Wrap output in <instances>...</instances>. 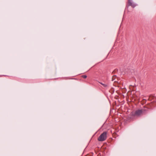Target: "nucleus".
I'll return each instance as SVG.
<instances>
[{
    "label": "nucleus",
    "instance_id": "2",
    "mask_svg": "<svg viewBox=\"0 0 156 156\" xmlns=\"http://www.w3.org/2000/svg\"><path fill=\"white\" fill-rule=\"evenodd\" d=\"M107 132L105 131L101 133L98 137V140L99 141H102L105 140L107 139Z\"/></svg>",
    "mask_w": 156,
    "mask_h": 156
},
{
    "label": "nucleus",
    "instance_id": "6",
    "mask_svg": "<svg viewBox=\"0 0 156 156\" xmlns=\"http://www.w3.org/2000/svg\"><path fill=\"white\" fill-rule=\"evenodd\" d=\"M87 76L86 75H83L81 76V77L84 79H86L87 78Z\"/></svg>",
    "mask_w": 156,
    "mask_h": 156
},
{
    "label": "nucleus",
    "instance_id": "5",
    "mask_svg": "<svg viewBox=\"0 0 156 156\" xmlns=\"http://www.w3.org/2000/svg\"><path fill=\"white\" fill-rule=\"evenodd\" d=\"M144 110L143 113L144 114H145L146 112H147L148 111V109H142Z\"/></svg>",
    "mask_w": 156,
    "mask_h": 156
},
{
    "label": "nucleus",
    "instance_id": "3",
    "mask_svg": "<svg viewBox=\"0 0 156 156\" xmlns=\"http://www.w3.org/2000/svg\"><path fill=\"white\" fill-rule=\"evenodd\" d=\"M136 4L133 3L132 0H128L127 4L126 5V8L127 9L129 6H131L132 8H134L136 6Z\"/></svg>",
    "mask_w": 156,
    "mask_h": 156
},
{
    "label": "nucleus",
    "instance_id": "4",
    "mask_svg": "<svg viewBox=\"0 0 156 156\" xmlns=\"http://www.w3.org/2000/svg\"><path fill=\"white\" fill-rule=\"evenodd\" d=\"M98 82L105 87H107L108 86L109 84L108 83H104L100 82Z\"/></svg>",
    "mask_w": 156,
    "mask_h": 156
},
{
    "label": "nucleus",
    "instance_id": "7",
    "mask_svg": "<svg viewBox=\"0 0 156 156\" xmlns=\"http://www.w3.org/2000/svg\"><path fill=\"white\" fill-rule=\"evenodd\" d=\"M99 73H100V74H101V72L100 71H99Z\"/></svg>",
    "mask_w": 156,
    "mask_h": 156
},
{
    "label": "nucleus",
    "instance_id": "1",
    "mask_svg": "<svg viewBox=\"0 0 156 156\" xmlns=\"http://www.w3.org/2000/svg\"><path fill=\"white\" fill-rule=\"evenodd\" d=\"M143 111L144 110L142 109H138L136 110L135 112H132L131 114L133 116L139 117L143 113Z\"/></svg>",
    "mask_w": 156,
    "mask_h": 156
}]
</instances>
